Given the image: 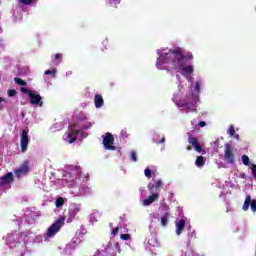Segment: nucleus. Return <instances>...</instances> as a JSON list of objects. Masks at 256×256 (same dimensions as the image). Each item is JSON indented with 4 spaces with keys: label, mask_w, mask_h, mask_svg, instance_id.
Instances as JSON below:
<instances>
[{
    "label": "nucleus",
    "mask_w": 256,
    "mask_h": 256,
    "mask_svg": "<svg viewBox=\"0 0 256 256\" xmlns=\"http://www.w3.org/2000/svg\"><path fill=\"white\" fill-rule=\"evenodd\" d=\"M119 227H116V228H114L113 230H112V235H114V237L116 236V235H119Z\"/></svg>",
    "instance_id": "obj_34"
},
{
    "label": "nucleus",
    "mask_w": 256,
    "mask_h": 256,
    "mask_svg": "<svg viewBox=\"0 0 256 256\" xmlns=\"http://www.w3.org/2000/svg\"><path fill=\"white\" fill-rule=\"evenodd\" d=\"M60 59H63V54H55L52 61H53V63H55V61H59Z\"/></svg>",
    "instance_id": "obj_30"
},
{
    "label": "nucleus",
    "mask_w": 256,
    "mask_h": 256,
    "mask_svg": "<svg viewBox=\"0 0 256 256\" xmlns=\"http://www.w3.org/2000/svg\"><path fill=\"white\" fill-rule=\"evenodd\" d=\"M186 63H187V59H193V53H188L186 56Z\"/></svg>",
    "instance_id": "obj_36"
},
{
    "label": "nucleus",
    "mask_w": 256,
    "mask_h": 256,
    "mask_svg": "<svg viewBox=\"0 0 256 256\" xmlns=\"http://www.w3.org/2000/svg\"><path fill=\"white\" fill-rule=\"evenodd\" d=\"M29 171V163L24 162L20 168L15 170V175L18 177L21 175H27V172Z\"/></svg>",
    "instance_id": "obj_14"
},
{
    "label": "nucleus",
    "mask_w": 256,
    "mask_h": 256,
    "mask_svg": "<svg viewBox=\"0 0 256 256\" xmlns=\"http://www.w3.org/2000/svg\"><path fill=\"white\" fill-rule=\"evenodd\" d=\"M169 217V212L164 213L163 216L161 217L160 221L163 227H167V223H169Z\"/></svg>",
    "instance_id": "obj_18"
},
{
    "label": "nucleus",
    "mask_w": 256,
    "mask_h": 256,
    "mask_svg": "<svg viewBox=\"0 0 256 256\" xmlns=\"http://www.w3.org/2000/svg\"><path fill=\"white\" fill-rule=\"evenodd\" d=\"M224 159L230 165H235V152L229 144H225Z\"/></svg>",
    "instance_id": "obj_4"
},
{
    "label": "nucleus",
    "mask_w": 256,
    "mask_h": 256,
    "mask_svg": "<svg viewBox=\"0 0 256 256\" xmlns=\"http://www.w3.org/2000/svg\"><path fill=\"white\" fill-rule=\"evenodd\" d=\"M2 101H5V99L3 97H0V103H2Z\"/></svg>",
    "instance_id": "obj_41"
},
{
    "label": "nucleus",
    "mask_w": 256,
    "mask_h": 256,
    "mask_svg": "<svg viewBox=\"0 0 256 256\" xmlns=\"http://www.w3.org/2000/svg\"><path fill=\"white\" fill-rule=\"evenodd\" d=\"M57 73V69L52 68L51 70H46L44 75H55Z\"/></svg>",
    "instance_id": "obj_26"
},
{
    "label": "nucleus",
    "mask_w": 256,
    "mask_h": 256,
    "mask_svg": "<svg viewBox=\"0 0 256 256\" xmlns=\"http://www.w3.org/2000/svg\"><path fill=\"white\" fill-rule=\"evenodd\" d=\"M160 143H165V137L160 140Z\"/></svg>",
    "instance_id": "obj_39"
},
{
    "label": "nucleus",
    "mask_w": 256,
    "mask_h": 256,
    "mask_svg": "<svg viewBox=\"0 0 256 256\" xmlns=\"http://www.w3.org/2000/svg\"><path fill=\"white\" fill-rule=\"evenodd\" d=\"M200 89H201V84L199 82H196L195 83V90L200 91Z\"/></svg>",
    "instance_id": "obj_35"
},
{
    "label": "nucleus",
    "mask_w": 256,
    "mask_h": 256,
    "mask_svg": "<svg viewBox=\"0 0 256 256\" xmlns=\"http://www.w3.org/2000/svg\"><path fill=\"white\" fill-rule=\"evenodd\" d=\"M120 239H122V241H129V239H131V234H121Z\"/></svg>",
    "instance_id": "obj_27"
},
{
    "label": "nucleus",
    "mask_w": 256,
    "mask_h": 256,
    "mask_svg": "<svg viewBox=\"0 0 256 256\" xmlns=\"http://www.w3.org/2000/svg\"><path fill=\"white\" fill-rule=\"evenodd\" d=\"M79 211H81L79 204H71L68 209L67 223H72L75 217H77V213H79Z\"/></svg>",
    "instance_id": "obj_6"
},
{
    "label": "nucleus",
    "mask_w": 256,
    "mask_h": 256,
    "mask_svg": "<svg viewBox=\"0 0 256 256\" xmlns=\"http://www.w3.org/2000/svg\"><path fill=\"white\" fill-rule=\"evenodd\" d=\"M14 82L16 83V85H21L22 87H26V85H27L25 80H23L19 77L14 78Z\"/></svg>",
    "instance_id": "obj_21"
},
{
    "label": "nucleus",
    "mask_w": 256,
    "mask_h": 256,
    "mask_svg": "<svg viewBox=\"0 0 256 256\" xmlns=\"http://www.w3.org/2000/svg\"><path fill=\"white\" fill-rule=\"evenodd\" d=\"M29 145V128H26L22 131V135L20 138V147L22 153H25L27 151V147Z\"/></svg>",
    "instance_id": "obj_7"
},
{
    "label": "nucleus",
    "mask_w": 256,
    "mask_h": 256,
    "mask_svg": "<svg viewBox=\"0 0 256 256\" xmlns=\"http://www.w3.org/2000/svg\"><path fill=\"white\" fill-rule=\"evenodd\" d=\"M94 103L96 109H101V107L105 105V100H103V96H101L100 94H96L94 97Z\"/></svg>",
    "instance_id": "obj_16"
},
{
    "label": "nucleus",
    "mask_w": 256,
    "mask_h": 256,
    "mask_svg": "<svg viewBox=\"0 0 256 256\" xmlns=\"http://www.w3.org/2000/svg\"><path fill=\"white\" fill-rule=\"evenodd\" d=\"M102 143L107 151H116L117 149V147L113 145V143H115V137H113V134L109 132L106 133L105 137L102 140Z\"/></svg>",
    "instance_id": "obj_3"
},
{
    "label": "nucleus",
    "mask_w": 256,
    "mask_h": 256,
    "mask_svg": "<svg viewBox=\"0 0 256 256\" xmlns=\"http://www.w3.org/2000/svg\"><path fill=\"white\" fill-rule=\"evenodd\" d=\"M183 229H185V220L180 219L176 222V235H181V233H183Z\"/></svg>",
    "instance_id": "obj_17"
},
{
    "label": "nucleus",
    "mask_w": 256,
    "mask_h": 256,
    "mask_svg": "<svg viewBox=\"0 0 256 256\" xmlns=\"http://www.w3.org/2000/svg\"><path fill=\"white\" fill-rule=\"evenodd\" d=\"M236 138L239 139V135H236Z\"/></svg>",
    "instance_id": "obj_42"
},
{
    "label": "nucleus",
    "mask_w": 256,
    "mask_h": 256,
    "mask_svg": "<svg viewBox=\"0 0 256 256\" xmlns=\"http://www.w3.org/2000/svg\"><path fill=\"white\" fill-rule=\"evenodd\" d=\"M83 129H87V127H84Z\"/></svg>",
    "instance_id": "obj_43"
},
{
    "label": "nucleus",
    "mask_w": 256,
    "mask_h": 256,
    "mask_svg": "<svg viewBox=\"0 0 256 256\" xmlns=\"http://www.w3.org/2000/svg\"><path fill=\"white\" fill-rule=\"evenodd\" d=\"M162 187H163V181H161V180H158L154 183H150L148 185V189H149L150 193H158V195L161 192Z\"/></svg>",
    "instance_id": "obj_11"
},
{
    "label": "nucleus",
    "mask_w": 256,
    "mask_h": 256,
    "mask_svg": "<svg viewBox=\"0 0 256 256\" xmlns=\"http://www.w3.org/2000/svg\"><path fill=\"white\" fill-rule=\"evenodd\" d=\"M187 151H191V146L186 147Z\"/></svg>",
    "instance_id": "obj_40"
},
{
    "label": "nucleus",
    "mask_w": 256,
    "mask_h": 256,
    "mask_svg": "<svg viewBox=\"0 0 256 256\" xmlns=\"http://www.w3.org/2000/svg\"><path fill=\"white\" fill-rule=\"evenodd\" d=\"M144 175L145 177H147L148 179H151V177H153V174L151 173V169L146 168L144 171Z\"/></svg>",
    "instance_id": "obj_25"
},
{
    "label": "nucleus",
    "mask_w": 256,
    "mask_h": 256,
    "mask_svg": "<svg viewBox=\"0 0 256 256\" xmlns=\"http://www.w3.org/2000/svg\"><path fill=\"white\" fill-rule=\"evenodd\" d=\"M159 199V193L153 192L147 199L143 200V205L145 207H149L151 203H155Z\"/></svg>",
    "instance_id": "obj_13"
},
{
    "label": "nucleus",
    "mask_w": 256,
    "mask_h": 256,
    "mask_svg": "<svg viewBox=\"0 0 256 256\" xmlns=\"http://www.w3.org/2000/svg\"><path fill=\"white\" fill-rule=\"evenodd\" d=\"M196 167H203L205 165V158L203 156H198L195 161Z\"/></svg>",
    "instance_id": "obj_19"
},
{
    "label": "nucleus",
    "mask_w": 256,
    "mask_h": 256,
    "mask_svg": "<svg viewBox=\"0 0 256 256\" xmlns=\"http://www.w3.org/2000/svg\"><path fill=\"white\" fill-rule=\"evenodd\" d=\"M65 216H61L60 218H58L49 228L48 231L46 233L47 237H53L55 235H57L59 233V231H61V227H63V225H65Z\"/></svg>",
    "instance_id": "obj_2"
},
{
    "label": "nucleus",
    "mask_w": 256,
    "mask_h": 256,
    "mask_svg": "<svg viewBox=\"0 0 256 256\" xmlns=\"http://www.w3.org/2000/svg\"><path fill=\"white\" fill-rule=\"evenodd\" d=\"M121 3V0H111L110 1V7H113L114 9H117V5Z\"/></svg>",
    "instance_id": "obj_23"
},
{
    "label": "nucleus",
    "mask_w": 256,
    "mask_h": 256,
    "mask_svg": "<svg viewBox=\"0 0 256 256\" xmlns=\"http://www.w3.org/2000/svg\"><path fill=\"white\" fill-rule=\"evenodd\" d=\"M242 163L243 165H246V167L251 165V159H249V156L242 155Z\"/></svg>",
    "instance_id": "obj_22"
},
{
    "label": "nucleus",
    "mask_w": 256,
    "mask_h": 256,
    "mask_svg": "<svg viewBox=\"0 0 256 256\" xmlns=\"http://www.w3.org/2000/svg\"><path fill=\"white\" fill-rule=\"evenodd\" d=\"M207 125V122H205V121H200L199 123H198V126L199 127H205Z\"/></svg>",
    "instance_id": "obj_37"
},
{
    "label": "nucleus",
    "mask_w": 256,
    "mask_h": 256,
    "mask_svg": "<svg viewBox=\"0 0 256 256\" xmlns=\"http://www.w3.org/2000/svg\"><path fill=\"white\" fill-rule=\"evenodd\" d=\"M21 5H31L35 0H18Z\"/></svg>",
    "instance_id": "obj_28"
},
{
    "label": "nucleus",
    "mask_w": 256,
    "mask_h": 256,
    "mask_svg": "<svg viewBox=\"0 0 256 256\" xmlns=\"http://www.w3.org/2000/svg\"><path fill=\"white\" fill-rule=\"evenodd\" d=\"M77 124L76 123H72L69 125V133L67 135L69 140V143H75L77 141V137H79V133H81V129H76Z\"/></svg>",
    "instance_id": "obj_5"
},
{
    "label": "nucleus",
    "mask_w": 256,
    "mask_h": 256,
    "mask_svg": "<svg viewBox=\"0 0 256 256\" xmlns=\"http://www.w3.org/2000/svg\"><path fill=\"white\" fill-rule=\"evenodd\" d=\"M249 206L251 208V211L256 213V200H251V195H247L246 199L243 204V211H249Z\"/></svg>",
    "instance_id": "obj_8"
},
{
    "label": "nucleus",
    "mask_w": 256,
    "mask_h": 256,
    "mask_svg": "<svg viewBox=\"0 0 256 256\" xmlns=\"http://www.w3.org/2000/svg\"><path fill=\"white\" fill-rule=\"evenodd\" d=\"M195 103L197 102H190L185 100L184 102H181L178 104L179 107H185L186 113H189V111H193V108L195 107Z\"/></svg>",
    "instance_id": "obj_15"
},
{
    "label": "nucleus",
    "mask_w": 256,
    "mask_h": 256,
    "mask_svg": "<svg viewBox=\"0 0 256 256\" xmlns=\"http://www.w3.org/2000/svg\"><path fill=\"white\" fill-rule=\"evenodd\" d=\"M242 179H247V176L245 175V173L242 174Z\"/></svg>",
    "instance_id": "obj_38"
},
{
    "label": "nucleus",
    "mask_w": 256,
    "mask_h": 256,
    "mask_svg": "<svg viewBox=\"0 0 256 256\" xmlns=\"http://www.w3.org/2000/svg\"><path fill=\"white\" fill-rule=\"evenodd\" d=\"M188 143L189 145H192V147H194L197 153H201L203 151V147L201 146V144H199V140L197 139V137L189 134Z\"/></svg>",
    "instance_id": "obj_9"
},
{
    "label": "nucleus",
    "mask_w": 256,
    "mask_h": 256,
    "mask_svg": "<svg viewBox=\"0 0 256 256\" xmlns=\"http://www.w3.org/2000/svg\"><path fill=\"white\" fill-rule=\"evenodd\" d=\"M9 183H13V172H8L6 175L1 177V182H0L1 187L5 185H9Z\"/></svg>",
    "instance_id": "obj_12"
},
{
    "label": "nucleus",
    "mask_w": 256,
    "mask_h": 256,
    "mask_svg": "<svg viewBox=\"0 0 256 256\" xmlns=\"http://www.w3.org/2000/svg\"><path fill=\"white\" fill-rule=\"evenodd\" d=\"M227 133L230 135V137H235V127L230 126Z\"/></svg>",
    "instance_id": "obj_24"
},
{
    "label": "nucleus",
    "mask_w": 256,
    "mask_h": 256,
    "mask_svg": "<svg viewBox=\"0 0 256 256\" xmlns=\"http://www.w3.org/2000/svg\"><path fill=\"white\" fill-rule=\"evenodd\" d=\"M63 205H65V199H63V197L57 198L55 201V206L59 209L63 207Z\"/></svg>",
    "instance_id": "obj_20"
},
{
    "label": "nucleus",
    "mask_w": 256,
    "mask_h": 256,
    "mask_svg": "<svg viewBox=\"0 0 256 256\" xmlns=\"http://www.w3.org/2000/svg\"><path fill=\"white\" fill-rule=\"evenodd\" d=\"M130 159L136 163L137 161V153L135 151H132L130 154Z\"/></svg>",
    "instance_id": "obj_29"
},
{
    "label": "nucleus",
    "mask_w": 256,
    "mask_h": 256,
    "mask_svg": "<svg viewBox=\"0 0 256 256\" xmlns=\"http://www.w3.org/2000/svg\"><path fill=\"white\" fill-rule=\"evenodd\" d=\"M20 91H21V93H26V94L28 95V97H29V94H30V93H33V91L28 90V89L25 88V87H21V88H20Z\"/></svg>",
    "instance_id": "obj_31"
},
{
    "label": "nucleus",
    "mask_w": 256,
    "mask_h": 256,
    "mask_svg": "<svg viewBox=\"0 0 256 256\" xmlns=\"http://www.w3.org/2000/svg\"><path fill=\"white\" fill-rule=\"evenodd\" d=\"M253 177L256 179V164H251L250 167Z\"/></svg>",
    "instance_id": "obj_32"
},
{
    "label": "nucleus",
    "mask_w": 256,
    "mask_h": 256,
    "mask_svg": "<svg viewBox=\"0 0 256 256\" xmlns=\"http://www.w3.org/2000/svg\"><path fill=\"white\" fill-rule=\"evenodd\" d=\"M167 63H171L174 69L181 71V74L184 77L187 75H191L194 71L193 65H187V58L183 55V49L178 47L174 50H169L168 53L162 54L157 58L156 67H161V65H165Z\"/></svg>",
    "instance_id": "obj_1"
},
{
    "label": "nucleus",
    "mask_w": 256,
    "mask_h": 256,
    "mask_svg": "<svg viewBox=\"0 0 256 256\" xmlns=\"http://www.w3.org/2000/svg\"><path fill=\"white\" fill-rule=\"evenodd\" d=\"M15 95H17V90H8L9 97H15Z\"/></svg>",
    "instance_id": "obj_33"
},
{
    "label": "nucleus",
    "mask_w": 256,
    "mask_h": 256,
    "mask_svg": "<svg viewBox=\"0 0 256 256\" xmlns=\"http://www.w3.org/2000/svg\"><path fill=\"white\" fill-rule=\"evenodd\" d=\"M29 98L31 105H38V107H43V97H41V95L32 92L29 94Z\"/></svg>",
    "instance_id": "obj_10"
}]
</instances>
